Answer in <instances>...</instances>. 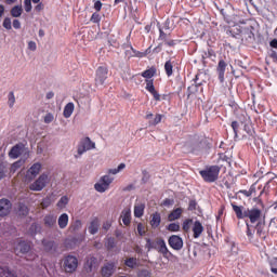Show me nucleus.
<instances>
[{
    "label": "nucleus",
    "mask_w": 277,
    "mask_h": 277,
    "mask_svg": "<svg viewBox=\"0 0 277 277\" xmlns=\"http://www.w3.org/2000/svg\"><path fill=\"white\" fill-rule=\"evenodd\" d=\"M109 70L105 66H100L95 72V85H103L107 81Z\"/></svg>",
    "instance_id": "nucleus-8"
},
{
    "label": "nucleus",
    "mask_w": 277,
    "mask_h": 277,
    "mask_svg": "<svg viewBox=\"0 0 277 277\" xmlns=\"http://www.w3.org/2000/svg\"><path fill=\"white\" fill-rule=\"evenodd\" d=\"M233 131H234V137L237 140L239 137V122L238 121H233L230 124Z\"/></svg>",
    "instance_id": "nucleus-42"
},
{
    "label": "nucleus",
    "mask_w": 277,
    "mask_h": 277,
    "mask_svg": "<svg viewBox=\"0 0 277 277\" xmlns=\"http://www.w3.org/2000/svg\"><path fill=\"white\" fill-rule=\"evenodd\" d=\"M95 267H98V259H96L94 255H88L83 265L84 271L87 274H92Z\"/></svg>",
    "instance_id": "nucleus-9"
},
{
    "label": "nucleus",
    "mask_w": 277,
    "mask_h": 277,
    "mask_svg": "<svg viewBox=\"0 0 277 277\" xmlns=\"http://www.w3.org/2000/svg\"><path fill=\"white\" fill-rule=\"evenodd\" d=\"M207 57H215V51H213L212 49H209L208 52H205L202 60H207Z\"/></svg>",
    "instance_id": "nucleus-54"
},
{
    "label": "nucleus",
    "mask_w": 277,
    "mask_h": 277,
    "mask_svg": "<svg viewBox=\"0 0 277 277\" xmlns=\"http://www.w3.org/2000/svg\"><path fill=\"white\" fill-rule=\"evenodd\" d=\"M168 243L172 250H183V238L179 235H172L168 239Z\"/></svg>",
    "instance_id": "nucleus-11"
},
{
    "label": "nucleus",
    "mask_w": 277,
    "mask_h": 277,
    "mask_svg": "<svg viewBox=\"0 0 277 277\" xmlns=\"http://www.w3.org/2000/svg\"><path fill=\"white\" fill-rule=\"evenodd\" d=\"M167 230H169V233H179V230H181V225L179 223H170L167 226Z\"/></svg>",
    "instance_id": "nucleus-37"
},
{
    "label": "nucleus",
    "mask_w": 277,
    "mask_h": 277,
    "mask_svg": "<svg viewBox=\"0 0 277 277\" xmlns=\"http://www.w3.org/2000/svg\"><path fill=\"white\" fill-rule=\"evenodd\" d=\"M79 228H81V220H76L69 226L70 233H77V230H79Z\"/></svg>",
    "instance_id": "nucleus-38"
},
{
    "label": "nucleus",
    "mask_w": 277,
    "mask_h": 277,
    "mask_svg": "<svg viewBox=\"0 0 277 277\" xmlns=\"http://www.w3.org/2000/svg\"><path fill=\"white\" fill-rule=\"evenodd\" d=\"M200 77H202L201 72L197 74L193 79L195 88H200L201 85L205 84V80L200 79Z\"/></svg>",
    "instance_id": "nucleus-36"
},
{
    "label": "nucleus",
    "mask_w": 277,
    "mask_h": 277,
    "mask_svg": "<svg viewBox=\"0 0 277 277\" xmlns=\"http://www.w3.org/2000/svg\"><path fill=\"white\" fill-rule=\"evenodd\" d=\"M98 226H101L100 222H98V217H94L89 226V233L90 235H96V233H98Z\"/></svg>",
    "instance_id": "nucleus-21"
},
{
    "label": "nucleus",
    "mask_w": 277,
    "mask_h": 277,
    "mask_svg": "<svg viewBox=\"0 0 277 277\" xmlns=\"http://www.w3.org/2000/svg\"><path fill=\"white\" fill-rule=\"evenodd\" d=\"M114 183V177L110 175H103L97 183L94 184L95 192L98 194H105L109 186Z\"/></svg>",
    "instance_id": "nucleus-5"
},
{
    "label": "nucleus",
    "mask_w": 277,
    "mask_h": 277,
    "mask_svg": "<svg viewBox=\"0 0 277 277\" xmlns=\"http://www.w3.org/2000/svg\"><path fill=\"white\" fill-rule=\"evenodd\" d=\"M63 267L66 274H75L79 267V260L75 255H67L63 260Z\"/></svg>",
    "instance_id": "nucleus-4"
},
{
    "label": "nucleus",
    "mask_w": 277,
    "mask_h": 277,
    "mask_svg": "<svg viewBox=\"0 0 277 277\" xmlns=\"http://www.w3.org/2000/svg\"><path fill=\"white\" fill-rule=\"evenodd\" d=\"M194 222V220L192 219H186L183 224H182V228L184 230V233H189V229L192 228V223Z\"/></svg>",
    "instance_id": "nucleus-39"
},
{
    "label": "nucleus",
    "mask_w": 277,
    "mask_h": 277,
    "mask_svg": "<svg viewBox=\"0 0 277 277\" xmlns=\"http://www.w3.org/2000/svg\"><path fill=\"white\" fill-rule=\"evenodd\" d=\"M13 27H14V29H21V21L14 19L13 21Z\"/></svg>",
    "instance_id": "nucleus-64"
},
{
    "label": "nucleus",
    "mask_w": 277,
    "mask_h": 277,
    "mask_svg": "<svg viewBox=\"0 0 277 277\" xmlns=\"http://www.w3.org/2000/svg\"><path fill=\"white\" fill-rule=\"evenodd\" d=\"M197 206H198V202H196V200H190L188 203V211H196Z\"/></svg>",
    "instance_id": "nucleus-56"
},
{
    "label": "nucleus",
    "mask_w": 277,
    "mask_h": 277,
    "mask_svg": "<svg viewBox=\"0 0 277 277\" xmlns=\"http://www.w3.org/2000/svg\"><path fill=\"white\" fill-rule=\"evenodd\" d=\"M72 111H75V104L72 102H69L64 107V110H63L64 118H70V116H72Z\"/></svg>",
    "instance_id": "nucleus-24"
},
{
    "label": "nucleus",
    "mask_w": 277,
    "mask_h": 277,
    "mask_svg": "<svg viewBox=\"0 0 277 277\" xmlns=\"http://www.w3.org/2000/svg\"><path fill=\"white\" fill-rule=\"evenodd\" d=\"M25 12L31 11V0H24Z\"/></svg>",
    "instance_id": "nucleus-58"
},
{
    "label": "nucleus",
    "mask_w": 277,
    "mask_h": 277,
    "mask_svg": "<svg viewBox=\"0 0 277 277\" xmlns=\"http://www.w3.org/2000/svg\"><path fill=\"white\" fill-rule=\"evenodd\" d=\"M43 224L47 228H55L57 226V215L53 213L45 214Z\"/></svg>",
    "instance_id": "nucleus-16"
},
{
    "label": "nucleus",
    "mask_w": 277,
    "mask_h": 277,
    "mask_svg": "<svg viewBox=\"0 0 277 277\" xmlns=\"http://www.w3.org/2000/svg\"><path fill=\"white\" fill-rule=\"evenodd\" d=\"M2 26L4 27V29H12V19L10 17H5Z\"/></svg>",
    "instance_id": "nucleus-48"
},
{
    "label": "nucleus",
    "mask_w": 277,
    "mask_h": 277,
    "mask_svg": "<svg viewBox=\"0 0 277 277\" xmlns=\"http://www.w3.org/2000/svg\"><path fill=\"white\" fill-rule=\"evenodd\" d=\"M166 38H168V35L163 31V28H161V26H159L158 40H164V42H166L167 41Z\"/></svg>",
    "instance_id": "nucleus-53"
},
{
    "label": "nucleus",
    "mask_w": 277,
    "mask_h": 277,
    "mask_svg": "<svg viewBox=\"0 0 277 277\" xmlns=\"http://www.w3.org/2000/svg\"><path fill=\"white\" fill-rule=\"evenodd\" d=\"M256 194V184H252L249 188V196H254Z\"/></svg>",
    "instance_id": "nucleus-61"
},
{
    "label": "nucleus",
    "mask_w": 277,
    "mask_h": 277,
    "mask_svg": "<svg viewBox=\"0 0 277 277\" xmlns=\"http://www.w3.org/2000/svg\"><path fill=\"white\" fill-rule=\"evenodd\" d=\"M164 72L167 77H172L174 75V64L171 60L164 63Z\"/></svg>",
    "instance_id": "nucleus-25"
},
{
    "label": "nucleus",
    "mask_w": 277,
    "mask_h": 277,
    "mask_svg": "<svg viewBox=\"0 0 277 277\" xmlns=\"http://www.w3.org/2000/svg\"><path fill=\"white\" fill-rule=\"evenodd\" d=\"M5 174H8V167H5V163L0 161V181L5 179Z\"/></svg>",
    "instance_id": "nucleus-44"
},
{
    "label": "nucleus",
    "mask_w": 277,
    "mask_h": 277,
    "mask_svg": "<svg viewBox=\"0 0 277 277\" xmlns=\"http://www.w3.org/2000/svg\"><path fill=\"white\" fill-rule=\"evenodd\" d=\"M116 274V262H106L101 268L102 277H113Z\"/></svg>",
    "instance_id": "nucleus-10"
},
{
    "label": "nucleus",
    "mask_w": 277,
    "mask_h": 277,
    "mask_svg": "<svg viewBox=\"0 0 277 277\" xmlns=\"http://www.w3.org/2000/svg\"><path fill=\"white\" fill-rule=\"evenodd\" d=\"M42 246L47 252H51V250H55V241L53 240H43Z\"/></svg>",
    "instance_id": "nucleus-32"
},
{
    "label": "nucleus",
    "mask_w": 277,
    "mask_h": 277,
    "mask_svg": "<svg viewBox=\"0 0 277 277\" xmlns=\"http://www.w3.org/2000/svg\"><path fill=\"white\" fill-rule=\"evenodd\" d=\"M157 75V68L156 67H150L149 69H146L141 74V77H143L145 80V90L151 94L154 97V101H161V95L157 90L155 89V81L153 80V77Z\"/></svg>",
    "instance_id": "nucleus-2"
},
{
    "label": "nucleus",
    "mask_w": 277,
    "mask_h": 277,
    "mask_svg": "<svg viewBox=\"0 0 277 277\" xmlns=\"http://www.w3.org/2000/svg\"><path fill=\"white\" fill-rule=\"evenodd\" d=\"M145 248L150 252V250H159V245H157V240L153 241L150 238H146Z\"/></svg>",
    "instance_id": "nucleus-29"
},
{
    "label": "nucleus",
    "mask_w": 277,
    "mask_h": 277,
    "mask_svg": "<svg viewBox=\"0 0 277 277\" xmlns=\"http://www.w3.org/2000/svg\"><path fill=\"white\" fill-rule=\"evenodd\" d=\"M51 122H53V115H52V114L45 115V117H44V123H45V124H49V123H51Z\"/></svg>",
    "instance_id": "nucleus-60"
},
{
    "label": "nucleus",
    "mask_w": 277,
    "mask_h": 277,
    "mask_svg": "<svg viewBox=\"0 0 277 277\" xmlns=\"http://www.w3.org/2000/svg\"><path fill=\"white\" fill-rule=\"evenodd\" d=\"M68 220H69V217L66 213H63L58 216L57 224L62 230H64V228H66V226H68Z\"/></svg>",
    "instance_id": "nucleus-23"
},
{
    "label": "nucleus",
    "mask_w": 277,
    "mask_h": 277,
    "mask_svg": "<svg viewBox=\"0 0 277 277\" xmlns=\"http://www.w3.org/2000/svg\"><path fill=\"white\" fill-rule=\"evenodd\" d=\"M68 202H69L68 196H63L56 203V207L58 209H66V205H68Z\"/></svg>",
    "instance_id": "nucleus-35"
},
{
    "label": "nucleus",
    "mask_w": 277,
    "mask_h": 277,
    "mask_svg": "<svg viewBox=\"0 0 277 277\" xmlns=\"http://www.w3.org/2000/svg\"><path fill=\"white\" fill-rule=\"evenodd\" d=\"M21 14H23V6L15 5L11 9V16H13V18H18Z\"/></svg>",
    "instance_id": "nucleus-33"
},
{
    "label": "nucleus",
    "mask_w": 277,
    "mask_h": 277,
    "mask_svg": "<svg viewBox=\"0 0 277 277\" xmlns=\"http://www.w3.org/2000/svg\"><path fill=\"white\" fill-rule=\"evenodd\" d=\"M160 225H161V214L159 212H155L151 215L150 226L153 228H159Z\"/></svg>",
    "instance_id": "nucleus-20"
},
{
    "label": "nucleus",
    "mask_w": 277,
    "mask_h": 277,
    "mask_svg": "<svg viewBox=\"0 0 277 277\" xmlns=\"http://www.w3.org/2000/svg\"><path fill=\"white\" fill-rule=\"evenodd\" d=\"M157 246L158 252H160V254H162L164 259H167L168 261H174V259H176V256H174L168 249L166 240H163L162 238L157 239Z\"/></svg>",
    "instance_id": "nucleus-7"
},
{
    "label": "nucleus",
    "mask_w": 277,
    "mask_h": 277,
    "mask_svg": "<svg viewBox=\"0 0 277 277\" xmlns=\"http://www.w3.org/2000/svg\"><path fill=\"white\" fill-rule=\"evenodd\" d=\"M162 118H163L162 115L157 114L156 117H155V119H154V121L151 122V124H153L154 127H157V124H159V122H161Z\"/></svg>",
    "instance_id": "nucleus-55"
},
{
    "label": "nucleus",
    "mask_w": 277,
    "mask_h": 277,
    "mask_svg": "<svg viewBox=\"0 0 277 277\" xmlns=\"http://www.w3.org/2000/svg\"><path fill=\"white\" fill-rule=\"evenodd\" d=\"M193 233L195 239H198L200 235L205 233V226H202V223H200V221H195L193 226Z\"/></svg>",
    "instance_id": "nucleus-18"
},
{
    "label": "nucleus",
    "mask_w": 277,
    "mask_h": 277,
    "mask_svg": "<svg viewBox=\"0 0 277 277\" xmlns=\"http://www.w3.org/2000/svg\"><path fill=\"white\" fill-rule=\"evenodd\" d=\"M138 277H150V271L143 269L138 273Z\"/></svg>",
    "instance_id": "nucleus-59"
},
{
    "label": "nucleus",
    "mask_w": 277,
    "mask_h": 277,
    "mask_svg": "<svg viewBox=\"0 0 277 277\" xmlns=\"http://www.w3.org/2000/svg\"><path fill=\"white\" fill-rule=\"evenodd\" d=\"M142 183L143 185H146V183H148V181H150V173L147 170H143L142 171Z\"/></svg>",
    "instance_id": "nucleus-45"
},
{
    "label": "nucleus",
    "mask_w": 277,
    "mask_h": 277,
    "mask_svg": "<svg viewBox=\"0 0 277 277\" xmlns=\"http://www.w3.org/2000/svg\"><path fill=\"white\" fill-rule=\"evenodd\" d=\"M28 49H29V51H36V49H38V45H36L35 41H29Z\"/></svg>",
    "instance_id": "nucleus-63"
},
{
    "label": "nucleus",
    "mask_w": 277,
    "mask_h": 277,
    "mask_svg": "<svg viewBox=\"0 0 277 277\" xmlns=\"http://www.w3.org/2000/svg\"><path fill=\"white\" fill-rule=\"evenodd\" d=\"M121 217L124 226H129V224H131V210H123L121 212Z\"/></svg>",
    "instance_id": "nucleus-27"
},
{
    "label": "nucleus",
    "mask_w": 277,
    "mask_h": 277,
    "mask_svg": "<svg viewBox=\"0 0 277 277\" xmlns=\"http://www.w3.org/2000/svg\"><path fill=\"white\" fill-rule=\"evenodd\" d=\"M29 230H30V233H31L32 235H36V233H38V232L40 230V224H38V223H32V224L30 225Z\"/></svg>",
    "instance_id": "nucleus-50"
},
{
    "label": "nucleus",
    "mask_w": 277,
    "mask_h": 277,
    "mask_svg": "<svg viewBox=\"0 0 277 277\" xmlns=\"http://www.w3.org/2000/svg\"><path fill=\"white\" fill-rule=\"evenodd\" d=\"M117 242H116V238L114 237H108L105 240V248L108 252H110V250H114V248H116Z\"/></svg>",
    "instance_id": "nucleus-28"
},
{
    "label": "nucleus",
    "mask_w": 277,
    "mask_h": 277,
    "mask_svg": "<svg viewBox=\"0 0 277 277\" xmlns=\"http://www.w3.org/2000/svg\"><path fill=\"white\" fill-rule=\"evenodd\" d=\"M181 215H183V209L176 208L169 214V222H174L179 219H181Z\"/></svg>",
    "instance_id": "nucleus-22"
},
{
    "label": "nucleus",
    "mask_w": 277,
    "mask_h": 277,
    "mask_svg": "<svg viewBox=\"0 0 277 277\" xmlns=\"http://www.w3.org/2000/svg\"><path fill=\"white\" fill-rule=\"evenodd\" d=\"M16 104V96L14 95V91L9 92L8 94V105L12 109Z\"/></svg>",
    "instance_id": "nucleus-34"
},
{
    "label": "nucleus",
    "mask_w": 277,
    "mask_h": 277,
    "mask_svg": "<svg viewBox=\"0 0 277 277\" xmlns=\"http://www.w3.org/2000/svg\"><path fill=\"white\" fill-rule=\"evenodd\" d=\"M49 185V174H41L32 184H30L29 189L31 192H42Z\"/></svg>",
    "instance_id": "nucleus-6"
},
{
    "label": "nucleus",
    "mask_w": 277,
    "mask_h": 277,
    "mask_svg": "<svg viewBox=\"0 0 277 277\" xmlns=\"http://www.w3.org/2000/svg\"><path fill=\"white\" fill-rule=\"evenodd\" d=\"M222 171V167L214 164L208 166L203 170L199 171L201 179L205 183H215L217 179H220V172Z\"/></svg>",
    "instance_id": "nucleus-3"
},
{
    "label": "nucleus",
    "mask_w": 277,
    "mask_h": 277,
    "mask_svg": "<svg viewBox=\"0 0 277 277\" xmlns=\"http://www.w3.org/2000/svg\"><path fill=\"white\" fill-rule=\"evenodd\" d=\"M81 238L69 236L65 239V248H67V250H75V248L81 246Z\"/></svg>",
    "instance_id": "nucleus-14"
},
{
    "label": "nucleus",
    "mask_w": 277,
    "mask_h": 277,
    "mask_svg": "<svg viewBox=\"0 0 277 277\" xmlns=\"http://www.w3.org/2000/svg\"><path fill=\"white\" fill-rule=\"evenodd\" d=\"M268 55L273 60V62H277V52L275 50H271Z\"/></svg>",
    "instance_id": "nucleus-62"
},
{
    "label": "nucleus",
    "mask_w": 277,
    "mask_h": 277,
    "mask_svg": "<svg viewBox=\"0 0 277 277\" xmlns=\"http://www.w3.org/2000/svg\"><path fill=\"white\" fill-rule=\"evenodd\" d=\"M228 64L224 58L219 60L217 66H216V72L219 75V81L220 83H224V77L226 75V68Z\"/></svg>",
    "instance_id": "nucleus-13"
},
{
    "label": "nucleus",
    "mask_w": 277,
    "mask_h": 277,
    "mask_svg": "<svg viewBox=\"0 0 277 277\" xmlns=\"http://www.w3.org/2000/svg\"><path fill=\"white\" fill-rule=\"evenodd\" d=\"M124 266L130 267V269H135L137 267V259L136 258H129L124 261Z\"/></svg>",
    "instance_id": "nucleus-31"
},
{
    "label": "nucleus",
    "mask_w": 277,
    "mask_h": 277,
    "mask_svg": "<svg viewBox=\"0 0 277 277\" xmlns=\"http://www.w3.org/2000/svg\"><path fill=\"white\" fill-rule=\"evenodd\" d=\"M42 170V164L40 162L34 163L27 171V176H38L40 174V171Z\"/></svg>",
    "instance_id": "nucleus-17"
},
{
    "label": "nucleus",
    "mask_w": 277,
    "mask_h": 277,
    "mask_svg": "<svg viewBox=\"0 0 277 277\" xmlns=\"http://www.w3.org/2000/svg\"><path fill=\"white\" fill-rule=\"evenodd\" d=\"M93 8L96 12H101V10H103V2H101V0H93Z\"/></svg>",
    "instance_id": "nucleus-51"
},
{
    "label": "nucleus",
    "mask_w": 277,
    "mask_h": 277,
    "mask_svg": "<svg viewBox=\"0 0 277 277\" xmlns=\"http://www.w3.org/2000/svg\"><path fill=\"white\" fill-rule=\"evenodd\" d=\"M124 168H127V164H124V162H121L118 168L116 169H109L108 170V174H118L119 172H122V170H124Z\"/></svg>",
    "instance_id": "nucleus-40"
},
{
    "label": "nucleus",
    "mask_w": 277,
    "mask_h": 277,
    "mask_svg": "<svg viewBox=\"0 0 277 277\" xmlns=\"http://www.w3.org/2000/svg\"><path fill=\"white\" fill-rule=\"evenodd\" d=\"M42 209H49L51 207V197H45L41 201Z\"/></svg>",
    "instance_id": "nucleus-46"
},
{
    "label": "nucleus",
    "mask_w": 277,
    "mask_h": 277,
    "mask_svg": "<svg viewBox=\"0 0 277 277\" xmlns=\"http://www.w3.org/2000/svg\"><path fill=\"white\" fill-rule=\"evenodd\" d=\"M16 250H19L22 254H27L31 250V245L25 240L19 241L16 246Z\"/></svg>",
    "instance_id": "nucleus-19"
},
{
    "label": "nucleus",
    "mask_w": 277,
    "mask_h": 277,
    "mask_svg": "<svg viewBox=\"0 0 277 277\" xmlns=\"http://www.w3.org/2000/svg\"><path fill=\"white\" fill-rule=\"evenodd\" d=\"M23 153H25V144L17 143L9 151V157L10 159H18Z\"/></svg>",
    "instance_id": "nucleus-12"
},
{
    "label": "nucleus",
    "mask_w": 277,
    "mask_h": 277,
    "mask_svg": "<svg viewBox=\"0 0 277 277\" xmlns=\"http://www.w3.org/2000/svg\"><path fill=\"white\" fill-rule=\"evenodd\" d=\"M23 163H25V161L23 160L15 161L11 167L12 172H16V170H18V168H21Z\"/></svg>",
    "instance_id": "nucleus-49"
},
{
    "label": "nucleus",
    "mask_w": 277,
    "mask_h": 277,
    "mask_svg": "<svg viewBox=\"0 0 277 277\" xmlns=\"http://www.w3.org/2000/svg\"><path fill=\"white\" fill-rule=\"evenodd\" d=\"M77 153H78V155L75 156L76 159H79V157H81V155H83L84 153H88V149L85 148V146L83 144H81V142L78 144Z\"/></svg>",
    "instance_id": "nucleus-41"
},
{
    "label": "nucleus",
    "mask_w": 277,
    "mask_h": 277,
    "mask_svg": "<svg viewBox=\"0 0 277 277\" xmlns=\"http://www.w3.org/2000/svg\"><path fill=\"white\" fill-rule=\"evenodd\" d=\"M271 272L273 274H277V259H275L273 262H271Z\"/></svg>",
    "instance_id": "nucleus-57"
},
{
    "label": "nucleus",
    "mask_w": 277,
    "mask_h": 277,
    "mask_svg": "<svg viewBox=\"0 0 277 277\" xmlns=\"http://www.w3.org/2000/svg\"><path fill=\"white\" fill-rule=\"evenodd\" d=\"M12 211V202L9 199H0V217H5Z\"/></svg>",
    "instance_id": "nucleus-15"
},
{
    "label": "nucleus",
    "mask_w": 277,
    "mask_h": 277,
    "mask_svg": "<svg viewBox=\"0 0 277 277\" xmlns=\"http://www.w3.org/2000/svg\"><path fill=\"white\" fill-rule=\"evenodd\" d=\"M132 53L134 54V57H146V54L144 52H140L133 48V45L130 47Z\"/></svg>",
    "instance_id": "nucleus-52"
},
{
    "label": "nucleus",
    "mask_w": 277,
    "mask_h": 277,
    "mask_svg": "<svg viewBox=\"0 0 277 277\" xmlns=\"http://www.w3.org/2000/svg\"><path fill=\"white\" fill-rule=\"evenodd\" d=\"M246 226H247V230H246L247 237L251 241V239H254V230L250 228V222L248 221H246Z\"/></svg>",
    "instance_id": "nucleus-43"
},
{
    "label": "nucleus",
    "mask_w": 277,
    "mask_h": 277,
    "mask_svg": "<svg viewBox=\"0 0 277 277\" xmlns=\"http://www.w3.org/2000/svg\"><path fill=\"white\" fill-rule=\"evenodd\" d=\"M233 211L237 220L248 219L251 224H255L254 229L256 230L258 237L265 239V219H261L263 211L259 208H246L243 206H237L235 202L232 203Z\"/></svg>",
    "instance_id": "nucleus-1"
},
{
    "label": "nucleus",
    "mask_w": 277,
    "mask_h": 277,
    "mask_svg": "<svg viewBox=\"0 0 277 277\" xmlns=\"http://www.w3.org/2000/svg\"><path fill=\"white\" fill-rule=\"evenodd\" d=\"M144 209H146V206L144 203L134 206V216L142 217L144 215Z\"/></svg>",
    "instance_id": "nucleus-30"
},
{
    "label": "nucleus",
    "mask_w": 277,
    "mask_h": 277,
    "mask_svg": "<svg viewBox=\"0 0 277 277\" xmlns=\"http://www.w3.org/2000/svg\"><path fill=\"white\" fill-rule=\"evenodd\" d=\"M91 23H95L96 25H98V23H101V14H98V12H95L92 14Z\"/></svg>",
    "instance_id": "nucleus-47"
},
{
    "label": "nucleus",
    "mask_w": 277,
    "mask_h": 277,
    "mask_svg": "<svg viewBox=\"0 0 277 277\" xmlns=\"http://www.w3.org/2000/svg\"><path fill=\"white\" fill-rule=\"evenodd\" d=\"M80 144L83 145L87 150L96 148V143L92 142L90 137H84L82 141H80Z\"/></svg>",
    "instance_id": "nucleus-26"
}]
</instances>
